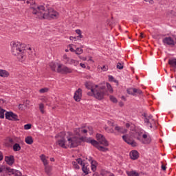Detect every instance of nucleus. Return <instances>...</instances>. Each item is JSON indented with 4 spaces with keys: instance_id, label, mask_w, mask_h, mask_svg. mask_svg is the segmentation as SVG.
I'll return each mask as SVG.
<instances>
[{
    "instance_id": "obj_25",
    "label": "nucleus",
    "mask_w": 176,
    "mask_h": 176,
    "mask_svg": "<svg viewBox=\"0 0 176 176\" xmlns=\"http://www.w3.org/2000/svg\"><path fill=\"white\" fill-rule=\"evenodd\" d=\"M126 175L128 176H140V173L135 170L126 171Z\"/></svg>"
},
{
    "instance_id": "obj_19",
    "label": "nucleus",
    "mask_w": 176,
    "mask_h": 176,
    "mask_svg": "<svg viewBox=\"0 0 176 176\" xmlns=\"http://www.w3.org/2000/svg\"><path fill=\"white\" fill-rule=\"evenodd\" d=\"M115 130L116 131H118V133H121L122 134H126V133H127V129L118 125L115 126Z\"/></svg>"
},
{
    "instance_id": "obj_55",
    "label": "nucleus",
    "mask_w": 176,
    "mask_h": 176,
    "mask_svg": "<svg viewBox=\"0 0 176 176\" xmlns=\"http://www.w3.org/2000/svg\"><path fill=\"white\" fill-rule=\"evenodd\" d=\"M76 34H78V35H80V34H82V31L79 29L76 30Z\"/></svg>"
},
{
    "instance_id": "obj_48",
    "label": "nucleus",
    "mask_w": 176,
    "mask_h": 176,
    "mask_svg": "<svg viewBox=\"0 0 176 176\" xmlns=\"http://www.w3.org/2000/svg\"><path fill=\"white\" fill-rule=\"evenodd\" d=\"M101 69H102L104 72L108 71V66H107V65H103V66L101 67Z\"/></svg>"
},
{
    "instance_id": "obj_43",
    "label": "nucleus",
    "mask_w": 176,
    "mask_h": 176,
    "mask_svg": "<svg viewBox=\"0 0 176 176\" xmlns=\"http://www.w3.org/2000/svg\"><path fill=\"white\" fill-rule=\"evenodd\" d=\"M86 128L87 130V133H89V134H93V127L92 126H87Z\"/></svg>"
},
{
    "instance_id": "obj_38",
    "label": "nucleus",
    "mask_w": 176,
    "mask_h": 176,
    "mask_svg": "<svg viewBox=\"0 0 176 176\" xmlns=\"http://www.w3.org/2000/svg\"><path fill=\"white\" fill-rule=\"evenodd\" d=\"M72 164H73L74 168H75L76 170H79V168H80V167L78 165L79 163H78V161H76V162L74 161L72 162Z\"/></svg>"
},
{
    "instance_id": "obj_61",
    "label": "nucleus",
    "mask_w": 176,
    "mask_h": 176,
    "mask_svg": "<svg viewBox=\"0 0 176 176\" xmlns=\"http://www.w3.org/2000/svg\"><path fill=\"white\" fill-rule=\"evenodd\" d=\"M125 126H126V129H129L130 127V124L129 123H126L125 124Z\"/></svg>"
},
{
    "instance_id": "obj_33",
    "label": "nucleus",
    "mask_w": 176,
    "mask_h": 176,
    "mask_svg": "<svg viewBox=\"0 0 176 176\" xmlns=\"http://www.w3.org/2000/svg\"><path fill=\"white\" fill-rule=\"evenodd\" d=\"M69 64H70L71 65H72V64H74V65L75 67H76L77 65H79V61L76 60H74V59H72L70 58V60L69 62Z\"/></svg>"
},
{
    "instance_id": "obj_34",
    "label": "nucleus",
    "mask_w": 176,
    "mask_h": 176,
    "mask_svg": "<svg viewBox=\"0 0 176 176\" xmlns=\"http://www.w3.org/2000/svg\"><path fill=\"white\" fill-rule=\"evenodd\" d=\"M89 142H90V144H91V145H93L94 146H96V148H97V146H100V144H99L98 142H97V140H91Z\"/></svg>"
},
{
    "instance_id": "obj_49",
    "label": "nucleus",
    "mask_w": 176,
    "mask_h": 176,
    "mask_svg": "<svg viewBox=\"0 0 176 176\" xmlns=\"http://www.w3.org/2000/svg\"><path fill=\"white\" fill-rule=\"evenodd\" d=\"M69 47L70 52H72V53L76 52V50H74V47H72V45H69Z\"/></svg>"
},
{
    "instance_id": "obj_42",
    "label": "nucleus",
    "mask_w": 176,
    "mask_h": 176,
    "mask_svg": "<svg viewBox=\"0 0 176 176\" xmlns=\"http://www.w3.org/2000/svg\"><path fill=\"white\" fill-rule=\"evenodd\" d=\"M49 91V89L47 88H43L39 90V93H41V94H43V93H47Z\"/></svg>"
},
{
    "instance_id": "obj_54",
    "label": "nucleus",
    "mask_w": 176,
    "mask_h": 176,
    "mask_svg": "<svg viewBox=\"0 0 176 176\" xmlns=\"http://www.w3.org/2000/svg\"><path fill=\"white\" fill-rule=\"evenodd\" d=\"M3 160V153H2L1 151H0V162Z\"/></svg>"
},
{
    "instance_id": "obj_50",
    "label": "nucleus",
    "mask_w": 176,
    "mask_h": 176,
    "mask_svg": "<svg viewBox=\"0 0 176 176\" xmlns=\"http://www.w3.org/2000/svg\"><path fill=\"white\" fill-rule=\"evenodd\" d=\"M91 166H97V161L96 160H91Z\"/></svg>"
},
{
    "instance_id": "obj_15",
    "label": "nucleus",
    "mask_w": 176,
    "mask_h": 176,
    "mask_svg": "<svg viewBox=\"0 0 176 176\" xmlns=\"http://www.w3.org/2000/svg\"><path fill=\"white\" fill-rule=\"evenodd\" d=\"M129 155L131 159H132V160H137V159L140 157L138 151H137L136 150L131 151L129 153Z\"/></svg>"
},
{
    "instance_id": "obj_3",
    "label": "nucleus",
    "mask_w": 176,
    "mask_h": 176,
    "mask_svg": "<svg viewBox=\"0 0 176 176\" xmlns=\"http://www.w3.org/2000/svg\"><path fill=\"white\" fill-rule=\"evenodd\" d=\"M74 133L77 136L70 135L67 137V143H69V146L71 148H76L83 141L82 138H80V135H82V128L75 129Z\"/></svg>"
},
{
    "instance_id": "obj_16",
    "label": "nucleus",
    "mask_w": 176,
    "mask_h": 176,
    "mask_svg": "<svg viewBox=\"0 0 176 176\" xmlns=\"http://www.w3.org/2000/svg\"><path fill=\"white\" fill-rule=\"evenodd\" d=\"M85 87L88 89V90H91L89 93H93L96 89V85H93V82H85Z\"/></svg>"
},
{
    "instance_id": "obj_18",
    "label": "nucleus",
    "mask_w": 176,
    "mask_h": 176,
    "mask_svg": "<svg viewBox=\"0 0 176 176\" xmlns=\"http://www.w3.org/2000/svg\"><path fill=\"white\" fill-rule=\"evenodd\" d=\"M10 76V74L6 69H0V77L1 78H9Z\"/></svg>"
},
{
    "instance_id": "obj_29",
    "label": "nucleus",
    "mask_w": 176,
    "mask_h": 176,
    "mask_svg": "<svg viewBox=\"0 0 176 176\" xmlns=\"http://www.w3.org/2000/svg\"><path fill=\"white\" fill-rule=\"evenodd\" d=\"M104 129L105 131H107V133H111V134H116V133H115V131H113V128H111L109 126H104Z\"/></svg>"
},
{
    "instance_id": "obj_53",
    "label": "nucleus",
    "mask_w": 176,
    "mask_h": 176,
    "mask_svg": "<svg viewBox=\"0 0 176 176\" xmlns=\"http://www.w3.org/2000/svg\"><path fill=\"white\" fill-rule=\"evenodd\" d=\"M115 78H113L112 76H109V82H113Z\"/></svg>"
},
{
    "instance_id": "obj_52",
    "label": "nucleus",
    "mask_w": 176,
    "mask_h": 176,
    "mask_svg": "<svg viewBox=\"0 0 176 176\" xmlns=\"http://www.w3.org/2000/svg\"><path fill=\"white\" fill-rule=\"evenodd\" d=\"M107 124L110 126V127H113V122L112 121H108Z\"/></svg>"
},
{
    "instance_id": "obj_56",
    "label": "nucleus",
    "mask_w": 176,
    "mask_h": 176,
    "mask_svg": "<svg viewBox=\"0 0 176 176\" xmlns=\"http://www.w3.org/2000/svg\"><path fill=\"white\" fill-rule=\"evenodd\" d=\"M69 39H70V41H74V40L76 41L77 37H75V36H70V37H69Z\"/></svg>"
},
{
    "instance_id": "obj_4",
    "label": "nucleus",
    "mask_w": 176,
    "mask_h": 176,
    "mask_svg": "<svg viewBox=\"0 0 176 176\" xmlns=\"http://www.w3.org/2000/svg\"><path fill=\"white\" fill-rule=\"evenodd\" d=\"M106 94L105 86L100 87L98 85H95V89L92 92H87V96L94 97L97 100H102Z\"/></svg>"
},
{
    "instance_id": "obj_21",
    "label": "nucleus",
    "mask_w": 176,
    "mask_h": 176,
    "mask_svg": "<svg viewBox=\"0 0 176 176\" xmlns=\"http://www.w3.org/2000/svg\"><path fill=\"white\" fill-rule=\"evenodd\" d=\"M40 159H41V162H43V165L45 166V167L48 166L47 164H49V162H47V160L46 159V155H45L43 154L41 155L40 156Z\"/></svg>"
},
{
    "instance_id": "obj_45",
    "label": "nucleus",
    "mask_w": 176,
    "mask_h": 176,
    "mask_svg": "<svg viewBox=\"0 0 176 176\" xmlns=\"http://www.w3.org/2000/svg\"><path fill=\"white\" fill-rule=\"evenodd\" d=\"M31 129V124H27L24 125L25 130H30Z\"/></svg>"
},
{
    "instance_id": "obj_28",
    "label": "nucleus",
    "mask_w": 176,
    "mask_h": 176,
    "mask_svg": "<svg viewBox=\"0 0 176 176\" xmlns=\"http://www.w3.org/2000/svg\"><path fill=\"white\" fill-rule=\"evenodd\" d=\"M21 149V146H20V144L19 143H16L14 144L13 151L14 152H19V151H20Z\"/></svg>"
},
{
    "instance_id": "obj_47",
    "label": "nucleus",
    "mask_w": 176,
    "mask_h": 176,
    "mask_svg": "<svg viewBox=\"0 0 176 176\" xmlns=\"http://www.w3.org/2000/svg\"><path fill=\"white\" fill-rule=\"evenodd\" d=\"M91 168L94 173V171H96L97 170V165H91Z\"/></svg>"
},
{
    "instance_id": "obj_32",
    "label": "nucleus",
    "mask_w": 176,
    "mask_h": 176,
    "mask_svg": "<svg viewBox=\"0 0 176 176\" xmlns=\"http://www.w3.org/2000/svg\"><path fill=\"white\" fill-rule=\"evenodd\" d=\"M5 112H6V110L0 107V119H5Z\"/></svg>"
},
{
    "instance_id": "obj_22",
    "label": "nucleus",
    "mask_w": 176,
    "mask_h": 176,
    "mask_svg": "<svg viewBox=\"0 0 176 176\" xmlns=\"http://www.w3.org/2000/svg\"><path fill=\"white\" fill-rule=\"evenodd\" d=\"M168 64L170 65V67H173V68H176V58H170L168 60Z\"/></svg>"
},
{
    "instance_id": "obj_40",
    "label": "nucleus",
    "mask_w": 176,
    "mask_h": 176,
    "mask_svg": "<svg viewBox=\"0 0 176 176\" xmlns=\"http://www.w3.org/2000/svg\"><path fill=\"white\" fill-rule=\"evenodd\" d=\"M134 94H142V91L140 89L134 88L133 89Z\"/></svg>"
},
{
    "instance_id": "obj_62",
    "label": "nucleus",
    "mask_w": 176,
    "mask_h": 176,
    "mask_svg": "<svg viewBox=\"0 0 176 176\" xmlns=\"http://www.w3.org/2000/svg\"><path fill=\"white\" fill-rule=\"evenodd\" d=\"M88 160H89V162H91V160H93V157H89Z\"/></svg>"
},
{
    "instance_id": "obj_17",
    "label": "nucleus",
    "mask_w": 176,
    "mask_h": 176,
    "mask_svg": "<svg viewBox=\"0 0 176 176\" xmlns=\"http://www.w3.org/2000/svg\"><path fill=\"white\" fill-rule=\"evenodd\" d=\"M142 138L144 140L143 144H151V142L152 141L151 136L146 133L142 135Z\"/></svg>"
},
{
    "instance_id": "obj_12",
    "label": "nucleus",
    "mask_w": 176,
    "mask_h": 176,
    "mask_svg": "<svg viewBox=\"0 0 176 176\" xmlns=\"http://www.w3.org/2000/svg\"><path fill=\"white\" fill-rule=\"evenodd\" d=\"M17 114H15L12 111H7L6 113V119H8V120H17Z\"/></svg>"
},
{
    "instance_id": "obj_6",
    "label": "nucleus",
    "mask_w": 176,
    "mask_h": 176,
    "mask_svg": "<svg viewBox=\"0 0 176 176\" xmlns=\"http://www.w3.org/2000/svg\"><path fill=\"white\" fill-rule=\"evenodd\" d=\"M143 116L144 117V123H146V125L148 127H150V129H152L153 126H152V123H155V120H153V115H149L146 114L144 113L143 114Z\"/></svg>"
},
{
    "instance_id": "obj_44",
    "label": "nucleus",
    "mask_w": 176,
    "mask_h": 176,
    "mask_svg": "<svg viewBox=\"0 0 176 176\" xmlns=\"http://www.w3.org/2000/svg\"><path fill=\"white\" fill-rule=\"evenodd\" d=\"M81 134H87V129L85 128H81Z\"/></svg>"
},
{
    "instance_id": "obj_27",
    "label": "nucleus",
    "mask_w": 176,
    "mask_h": 176,
    "mask_svg": "<svg viewBox=\"0 0 176 176\" xmlns=\"http://www.w3.org/2000/svg\"><path fill=\"white\" fill-rule=\"evenodd\" d=\"M10 173H12V176H21V172H20L19 170L11 169Z\"/></svg>"
},
{
    "instance_id": "obj_23",
    "label": "nucleus",
    "mask_w": 176,
    "mask_h": 176,
    "mask_svg": "<svg viewBox=\"0 0 176 176\" xmlns=\"http://www.w3.org/2000/svg\"><path fill=\"white\" fill-rule=\"evenodd\" d=\"M53 168L51 166L47 165V166H45V171L46 174H47L49 176L52 175V171Z\"/></svg>"
},
{
    "instance_id": "obj_8",
    "label": "nucleus",
    "mask_w": 176,
    "mask_h": 176,
    "mask_svg": "<svg viewBox=\"0 0 176 176\" xmlns=\"http://www.w3.org/2000/svg\"><path fill=\"white\" fill-rule=\"evenodd\" d=\"M96 138L98 141V144H101V145H104V146H108L109 145L108 141L107 140V139H105V137H104V135H102V134L97 133Z\"/></svg>"
},
{
    "instance_id": "obj_20",
    "label": "nucleus",
    "mask_w": 176,
    "mask_h": 176,
    "mask_svg": "<svg viewBox=\"0 0 176 176\" xmlns=\"http://www.w3.org/2000/svg\"><path fill=\"white\" fill-rule=\"evenodd\" d=\"M25 1L28 5H30V9H31L32 13L34 14V10L32 9V8L34 6H38V5L35 4V0H25Z\"/></svg>"
},
{
    "instance_id": "obj_10",
    "label": "nucleus",
    "mask_w": 176,
    "mask_h": 176,
    "mask_svg": "<svg viewBox=\"0 0 176 176\" xmlns=\"http://www.w3.org/2000/svg\"><path fill=\"white\" fill-rule=\"evenodd\" d=\"M162 43L164 45H168V46H175V41L170 36L164 38Z\"/></svg>"
},
{
    "instance_id": "obj_64",
    "label": "nucleus",
    "mask_w": 176,
    "mask_h": 176,
    "mask_svg": "<svg viewBox=\"0 0 176 176\" xmlns=\"http://www.w3.org/2000/svg\"><path fill=\"white\" fill-rule=\"evenodd\" d=\"M109 176H115L113 173H110Z\"/></svg>"
},
{
    "instance_id": "obj_51",
    "label": "nucleus",
    "mask_w": 176,
    "mask_h": 176,
    "mask_svg": "<svg viewBox=\"0 0 176 176\" xmlns=\"http://www.w3.org/2000/svg\"><path fill=\"white\" fill-rule=\"evenodd\" d=\"M138 134L139 136L137 137V140H138V141H141V135L142 134V132H138Z\"/></svg>"
},
{
    "instance_id": "obj_58",
    "label": "nucleus",
    "mask_w": 176,
    "mask_h": 176,
    "mask_svg": "<svg viewBox=\"0 0 176 176\" xmlns=\"http://www.w3.org/2000/svg\"><path fill=\"white\" fill-rule=\"evenodd\" d=\"M166 166L162 164V170H163V171H166Z\"/></svg>"
},
{
    "instance_id": "obj_41",
    "label": "nucleus",
    "mask_w": 176,
    "mask_h": 176,
    "mask_svg": "<svg viewBox=\"0 0 176 176\" xmlns=\"http://www.w3.org/2000/svg\"><path fill=\"white\" fill-rule=\"evenodd\" d=\"M110 100L112 102H114L115 104H116V102H118V99H116V98H115V96H110Z\"/></svg>"
},
{
    "instance_id": "obj_2",
    "label": "nucleus",
    "mask_w": 176,
    "mask_h": 176,
    "mask_svg": "<svg viewBox=\"0 0 176 176\" xmlns=\"http://www.w3.org/2000/svg\"><path fill=\"white\" fill-rule=\"evenodd\" d=\"M32 49L30 47H25V44H22L21 43L17 42H12V54L13 56H18V58L21 60H24L25 58V53H28L30 56H35V53H32L31 52Z\"/></svg>"
},
{
    "instance_id": "obj_46",
    "label": "nucleus",
    "mask_w": 176,
    "mask_h": 176,
    "mask_svg": "<svg viewBox=\"0 0 176 176\" xmlns=\"http://www.w3.org/2000/svg\"><path fill=\"white\" fill-rule=\"evenodd\" d=\"M117 68L118 69H123V64L118 63L117 64Z\"/></svg>"
},
{
    "instance_id": "obj_35",
    "label": "nucleus",
    "mask_w": 176,
    "mask_h": 176,
    "mask_svg": "<svg viewBox=\"0 0 176 176\" xmlns=\"http://www.w3.org/2000/svg\"><path fill=\"white\" fill-rule=\"evenodd\" d=\"M126 93H128V94H130L131 96H135V94H134V88L127 89Z\"/></svg>"
},
{
    "instance_id": "obj_30",
    "label": "nucleus",
    "mask_w": 176,
    "mask_h": 176,
    "mask_svg": "<svg viewBox=\"0 0 176 176\" xmlns=\"http://www.w3.org/2000/svg\"><path fill=\"white\" fill-rule=\"evenodd\" d=\"M71 58L67 56V54L63 55V61H64L65 64H69Z\"/></svg>"
},
{
    "instance_id": "obj_24",
    "label": "nucleus",
    "mask_w": 176,
    "mask_h": 176,
    "mask_svg": "<svg viewBox=\"0 0 176 176\" xmlns=\"http://www.w3.org/2000/svg\"><path fill=\"white\" fill-rule=\"evenodd\" d=\"M25 142L28 145H32V144H34V140L32 139V137H31V136L26 137L25 139Z\"/></svg>"
},
{
    "instance_id": "obj_39",
    "label": "nucleus",
    "mask_w": 176,
    "mask_h": 176,
    "mask_svg": "<svg viewBox=\"0 0 176 176\" xmlns=\"http://www.w3.org/2000/svg\"><path fill=\"white\" fill-rule=\"evenodd\" d=\"M75 53L78 55L82 54V53H83V49L78 47L76 48Z\"/></svg>"
},
{
    "instance_id": "obj_7",
    "label": "nucleus",
    "mask_w": 176,
    "mask_h": 176,
    "mask_svg": "<svg viewBox=\"0 0 176 176\" xmlns=\"http://www.w3.org/2000/svg\"><path fill=\"white\" fill-rule=\"evenodd\" d=\"M57 72L60 74H71L72 72V69L63 65H58Z\"/></svg>"
},
{
    "instance_id": "obj_1",
    "label": "nucleus",
    "mask_w": 176,
    "mask_h": 176,
    "mask_svg": "<svg viewBox=\"0 0 176 176\" xmlns=\"http://www.w3.org/2000/svg\"><path fill=\"white\" fill-rule=\"evenodd\" d=\"M33 14H35L38 19H57L58 12L54 10L53 8H50L47 10L43 6H34L32 7Z\"/></svg>"
},
{
    "instance_id": "obj_26",
    "label": "nucleus",
    "mask_w": 176,
    "mask_h": 176,
    "mask_svg": "<svg viewBox=\"0 0 176 176\" xmlns=\"http://www.w3.org/2000/svg\"><path fill=\"white\" fill-rule=\"evenodd\" d=\"M58 65H60V64L56 63L54 62H51L50 63V67L52 71H56V68H57V67H58Z\"/></svg>"
},
{
    "instance_id": "obj_11",
    "label": "nucleus",
    "mask_w": 176,
    "mask_h": 176,
    "mask_svg": "<svg viewBox=\"0 0 176 176\" xmlns=\"http://www.w3.org/2000/svg\"><path fill=\"white\" fill-rule=\"evenodd\" d=\"M74 98L75 101L79 102L82 100V89L78 88L74 93Z\"/></svg>"
},
{
    "instance_id": "obj_13",
    "label": "nucleus",
    "mask_w": 176,
    "mask_h": 176,
    "mask_svg": "<svg viewBox=\"0 0 176 176\" xmlns=\"http://www.w3.org/2000/svg\"><path fill=\"white\" fill-rule=\"evenodd\" d=\"M4 160L8 166L14 164V156L13 155L6 156Z\"/></svg>"
},
{
    "instance_id": "obj_9",
    "label": "nucleus",
    "mask_w": 176,
    "mask_h": 176,
    "mask_svg": "<svg viewBox=\"0 0 176 176\" xmlns=\"http://www.w3.org/2000/svg\"><path fill=\"white\" fill-rule=\"evenodd\" d=\"M77 163H78V164H80V166H82V170L84 173V174H85V175H87V174H89L90 169L89 168V165H86L83 163V161L80 159V158H78L77 160H76Z\"/></svg>"
},
{
    "instance_id": "obj_31",
    "label": "nucleus",
    "mask_w": 176,
    "mask_h": 176,
    "mask_svg": "<svg viewBox=\"0 0 176 176\" xmlns=\"http://www.w3.org/2000/svg\"><path fill=\"white\" fill-rule=\"evenodd\" d=\"M107 91L110 92L111 94L113 93V89L112 88V85L109 84V82L106 83Z\"/></svg>"
},
{
    "instance_id": "obj_57",
    "label": "nucleus",
    "mask_w": 176,
    "mask_h": 176,
    "mask_svg": "<svg viewBox=\"0 0 176 176\" xmlns=\"http://www.w3.org/2000/svg\"><path fill=\"white\" fill-rule=\"evenodd\" d=\"M77 39H82V38H83V35H82V33L78 34V36L76 37Z\"/></svg>"
},
{
    "instance_id": "obj_14",
    "label": "nucleus",
    "mask_w": 176,
    "mask_h": 176,
    "mask_svg": "<svg viewBox=\"0 0 176 176\" xmlns=\"http://www.w3.org/2000/svg\"><path fill=\"white\" fill-rule=\"evenodd\" d=\"M122 139L129 145H131V146H137V143L134 140H132L130 138H128L127 135H123Z\"/></svg>"
},
{
    "instance_id": "obj_37",
    "label": "nucleus",
    "mask_w": 176,
    "mask_h": 176,
    "mask_svg": "<svg viewBox=\"0 0 176 176\" xmlns=\"http://www.w3.org/2000/svg\"><path fill=\"white\" fill-rule=\"evenodd\" d=\"M97 149H98V151H100V152H107V151H108V148L100 145L97 146Z\"/></svg>"
},
{
    "instance_id": "obj_5",
    "label": "nucleus",
    "mask_w": 176,
    "mask_h": 176,
    "mask_svg": "<svg viewBox=\"0 0 176 176\" xmlns=\"http://www.w3.org/2000/svg\"><path fill=\"white\" fill-rule=\"evenodd\" d=\"M64 135H65V133L64 132H61L58 134V137L60 138V139H58L56 142V144L58 145H59V146H60L61 148H65V149H67V146L68 145V146H69V143H67L65 141V138H64Z\"/></svg>"
},
{
    "instance_id": "obj_63",
    "label": "nucleus",
    "mask_w": 176,
    "mask_h": 176,
    "mask_svg": "<svg viewBox=\"0 0 176 176\" xmlns=\"http://www.w3.org/2000/svg\"><path fill=\"white\" fill-rule=\"evenodd\" d=\"M121 98H122V100H124V101H126V97L122 96Z\"/></svg>"
},
{
    "instance_id": "obj_60",
    "label": "nucleus",
    "mask_w": 176,
    "mask_h": 176,
    "mask_svg": "<svg viewBox=\"0 0 176 176\" xmlns=\"http://www.w3.org/2000/svg\"><path fill=\"white\" fill-rule=\"evenodd\" d=\"M173 40L175 41V45L176 43V35H173Z\"/></svg>"
},
{
    "instance_id": "obj_36",
    "label": "nucleus",
    "mask_w": 176,
    "mask_h": 176,
    "mask_svg": "<svg viewBox=\"0 0 176 176\" xmlns=\"http://www.w3.org/2000/svg\"><path fill=\"white\" fill-rule=\"evenodd\" d=\"M39 109L41 113H45V104L43 103L39 104Z\"/></svg>"
},
{
    "instance_id": "obj_59",
    "label": "nucleus",
    "mask_w": 176,
    "mask_h": 176,
    "mask_svg": "<svg viewBox=\"0 0 176 176\" xmlns=\"http://www.w3.org/2000/svg\"><path fill=\"white\" fill-rule=\"evenodd\" d=\"M80 65L82 68H86V65H85V63H80Z\"/></svg>"
}]
</instances>
